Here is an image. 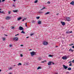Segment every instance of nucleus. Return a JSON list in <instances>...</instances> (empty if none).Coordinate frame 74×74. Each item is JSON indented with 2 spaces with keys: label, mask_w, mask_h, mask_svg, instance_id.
<instances>
[{
  "label": "nucleus",
  "mask_w": 74,
  "mask_h": 74,
  "mask_svg": "<svg viewBox=\"0 0 74 74\" xmlns=\"http://www.w3.org/2000/svg\"><path fill=\"white\" fill-rule=\"evenodd\" d=\"M30 54L31 56H33L34 55H36V52H34V51L31 52Z\"/></svg>",
  "instance_id": "nucleus-1"
},
{
  "label": "nucleus",
  "mask_w": 74,
  "mask_h": 74,
  "mask_svg": "<svg viewBox=\"0 0 74 74\" xmlns=\"http://www.w3.org/2000/svg\"><path fill=\"white\" fill-rule=\"evenodd\" d=\"M51 63H52L53 64H55L54 63H53L52 62H49L47 63L48 65L50 66L51 65Z\"/></svg>",
  "instance_id": "nucleus-2"
},
{
  "label": "nucleus",
  "mask_w": 74,
  "mask_h": 74,
  "mask_svg": "<svg viewBox=\"0 0 74 74\" xmlns=\"http://www.w3.org/2000/svg\"><path fill=\"white\" fill-rule=\"evenodd\" d=\"M43 44L44 45H47L48 44V42L46 41H44L43 42Z\"/></svg>",
  "instance_id": "nucleus-3"
},
{
  "label": "nucleus",
  "mask_w": 74,
  "mask_h": 74,
  "mask_svg": "<svg viewBox=\"0 0 74 74\" xmlns=\"http://www.w3.org/2000/svg\"><path fill=\"white\" fill-rule=\"evenodd\" d=\"M19 29L20 30H24V29L23 28V27L21 26H20L19 27Z\"/></svg>",
  "instance_id": "nucleus-4"
},
{
  "label": "nucleus",
  "mask_w": 74,
  "mask_h": 74,
  "mask_svg": "<svg viewBox=\"0 0 74 74\" xmlns=\"http://www.w3.org/2000/svg\"><path fill=\"white\" fill-rule=\"evenodd\" d=\"M11 18V17L7 16L6 17V18H5V19H6V20H9Z\"/></svg>",
  "instance_id": "nucleus-5"
},
{
  "label": "nucleus",
  "mask_w": 74,
  "mask_h": 74,
  "mask_svg": "<svg viewBox=\"0 0 74 74\" xmlns=\"http://www.w3.org/2000/svg\"><path fill=\"white\" fill-rule=\"evenodd\" d=\"M66 21H69H69H70V18L69 17H66Z\"/></svg>",
  "instance_id": "nucleus-6"
},
{
  "label": "nucleus",
  "mask_w": 74,
  "mask_h": 74,
  "mask_svg": "<svg viewBox=\"0 0 74 74\" xmlns=\"http://www.w3.org/2000/svg\"><path fill=\"white\" fill-rule=\"evenodd\" d=\"M63 67L64 69H67L68 68V66H65V65H63Z\"/></svg>",
  "instance_id": "nucleus-7"
},
{
  "label": "nucleus",
  "mask_w": 74,
  "mask_h": 74,
  "mask_svg": "<svg viewBox=\"0 0 74 74\" xmlns=\"http://www.w3.org/2000/svg\"><path fill=\"white\" fill-rule=\"evenodd\" d=\"M13 39L15 41H18V38L17 37L14 38H13Z\"/></svg>",
  "instance_id": "nucleus-8"
},
{
  "label": "nucleus",
  "mask_w": 74,
  "mask_h": 74,
  "mask_svg": "<svg viewBox=\"0 0 74 74\" xmlns=\"http://www.w3.org/2000/svg\"><path fill=\"white\" fill-rule=\"evenodd\" d=\"M38 23L39 25H41V21H40V20H39L38 22Z\"/></svg>",
  "instance_id": "nucleus-9"
},
{
  "label": "nucleus",
  "mask_w": 74,
  "mask_h": 74,
  "mask_svg": "<svg viewBox=\"0 0 74 74\" xmlns=\"http://www.w3.org/2000/svg\"><path fill=\"white\" fill-rule=\"evenodd\" d=\"M62 59H64V60H66V59H67V58L66 57H63L62 58Z\"/></svg>",
  "instance_id": "nucleus-10"
},
{
  "label": "nucleus",
  "mask_w": 74,
  "mask_h": 74,
  "mask_svg": "<svg viewBox=\"0 0 74 74\" xmlns=\"http://www.w3.org/2000/svg\"><path fill=\"white\" fill-rule=\"evenodd\" d=\"M74 1H72L71 2L70 4H71L72 5H74Z\"/></svg>",
  "instance_id": "nucleus-11"
},
{
  "label": "nucleus",
  "mask_w": 74,
  "mask_h": 74,
  "mask_svg": "<svg viewBox=\"0 0 74 74\" xmlns=\"http://www.w3.org/2000/svg\"><path fill=\"white\" fill-rule=\"evenodd\" d=\"M61 23H62V25H63V26L65 25V23L64 22H61Z\"/></svg>",
  "instance_id": "nucleus-12"
},
{
  "label": "nucleus",
  "mask_w": 74,
  "mask_h": 74,
  "mask_svg": "<svg viewBox=\"0 0 74 74\" xmlns=\"http://www.w3.org/2000/svg\"><path fill=\"white\" fill-rule=\"evenodd\" d=\"M69 51H71V52H73V49H69Z\"/></svg>",
  "instance_id": "nucleus-13"
},
{
  "label": "nucleus",
  "mask_w": 74,
  "mask_h": 74,
  "mask_svg": "<svg viewBox=\"0 0 74 74\" xmlns=\"http://www.w3.org/2000/svg\"><path fill=\"white\" fill-rule=\"evenodd\" d=\"M13 12H18V10H13Z\"/></svg>",
  "instance_id": "nucleus-14"
},
{
  "label": "nucleus",
  "mask_w": 74,
  "mask_h": 74,
  "mask_svg": "<svg viewBox=\"0 0 74 74\" xmlns=\"http://www.w3.org/2000/svg\"><path fill=\"white\" fill-rule=\"evenodd\" d=\"M21 19H22V18L19 17L18 18V21H20V20H21Z\"/></svg>",
  "instance_id": "nucleus-15"
},
{
  "label": "nucleus",
  "mask_w": 74,
  "mask_h": 74,
  "mask_svg": "<svg viewBox=\"0 0 74 74\" xmlns=\"http://www.w3.org/2000/svg\"><path fill=\"white\" fill-rule=\"evenodd\" d=\"M38 60H41V58L40 57H39L38 58Z\"/></svg>",
  "instance_id": "nucleus-16"
},
{
  "label": "nucleus",
  "mask_w": 74,
  "mask_h": 74,
  "mask_svg": "<svg viewBox=\"0 0 74 74\" xmlns=\"http://www.w3.org/2000/svg\"><path fill=\"white\" fill-rule=\"evenodd\" d=\"M48 56L49 57H53V56L52 55H49Z\"/></svg>",
  "instance_id": "nucleus-17"
},
{
  "label": "nucleus",
  "mask_w": 74,
  "mask_h": 74,
  "mask_svg": "<svg viewBox=\"0 0 74 74\" xmlns=\"http://www.w3.org/2000/svg\"><path fill=\"white\" fill-rule=\"evenodd\" d=\"M41 69V66L38 67V68H37V70H38V69Z\"/></svg>",
  "instance_id": "nucleus-18"
},
{
  "label": "nucleus",
  "mask_w": 74,
  "mask_h": 74,
  "mask_svg": "<svg viewBox=\"0 0 74 74\" xmlns=\"http://www.w3.org/2000/svg\"><path fill=\"white\" fill-rule=\"evenodd\" d=\"M50 14V12H47L46 14H45V15H48V14Z\"/></svg>",
  "instance_id": "nucleus-19"
},
{
  "label": "nucleus",
  "mask_w": 74,
  "mask_h": 74,
  "mask_svg": "<svg viewBox=\"0 0 74 74\" xmlns=\"http://www.w3.org/2000/svg\"><path fill=\"white\" fill-rule=\"evenodd\" d=\"M18 66H21V65H22V64L21 63H19L18 64Z\"/></svg>",
  "instance_id": "nucleus-20"
},
{
  "label": "nucleus",
  "mask_w": 74,
  "mask_h": 74,
  "mask_svg": "<svg viewBox=\"0 0 74 74\" xmlns=\"http://www.w3.org/2000/svg\"><path fill=\"white\" fill-rule=\"evenodd\" d=\"M68 70H71V68H69L67 69Z\"/></svg>",
  "instance_id": "nucleus-21"
},
{
  "label": "nucleus",
  "mask_w": 74,
  "mask_h": 74,
  "mask_svg": "<svg viewBox=\"0 0 74 74\" xmlns=\"http://www.w3.org/2000/svg\"><path fill=\"white\" fill-rule=\"evenodd\" d=\"M21 33H23V34H25V32H23V31H22L21 32Z\"/></svg>",
  "instance_id": "nucleus-22"
},
{
  "label": "nucleus",
  "mask_w": 74,
  "mask_h": 74,
  "mask_svg": "<svg viewBox=\"0 0 74 74\" xmlns=\"http://www.w3.org/2000/svg\"><path fill=\"white\" fill-rule=\"evenodd\" d=\"M38 2V1L37 0H36L34 2V3H37Z\"/></svg>",
  "instance_id": "nucleus-23"
},
{
  "label": "nucleus",
  "mask_w": 74,
  "mask_h": 74,
  "mask_svg": "<svg viewBox=\"0 0 74 74\" xmlns=\"http://www.w3.org/2000/svg\"><path fill=\"white\" fill-rule=\"evenodd\" d=\"M40 18V16L36 17V18L37 19H39Z\"/></svg>",
  "instance_id": "nucleus-24"
},
{
  "label": "nucleus",
  "mask_w": 74,
  "mask_h": 74,
  "mask_svg": "<svg viewBox=\"0 0 74 74\" xmlns=\"http://www.w3.org/2000/svg\"><path fill=\"white\" fill-rule=\"evenodd\" d=\"M47 62V61L46 60L44 61H43L41 63H44V62Z\"/></svg>",
  "instance_id": "nucleus-25"
},
{
  "label": "nucleus",
  "mask_w": 74,
  "mask_h": 74,
  "mask_svg": "<svg viewBox=\"0 0 74 74\" xmlns=\"http://www.w3.org/2000/svg\"><path fill=\"white\" fill-rule=\"evenodd\" d=\"M38 13L39 14H42V12H38Z\"/></svg>",
  "instance_id": "nucleus-26"
},
{
  "label": "nucleus",
  "mask_w": 74,
  "mask_h": 74,
  "mask_svg": "<svg viewBox=\"0 0 74 74\" xmlns=\"http://www.w3.org/2000/svg\"><path fill=\"white\" fill-rule=\"evenodd\" d=\"M25 26L26 27H27V23H25Z\"/></svg>",
  "instance_id": "nucleus-27"
},
{
  "label": "nucleus",
  "mask_w": 74,
  "mask_h": 74,
  "mask_svg": "<svg viewBox=\"0 0 74 74\" xmlns=\"http://www.w3.org/2000/svg\"><path fill=\"white\" fill-rule=\"evenodd\" d=\"M66 34L68 33L69 34L70 33V32L66 31Z\"/></svg>",
  "instance_id": "nucleus-28"
},
{
  "label": "nucleus",
  "mask_w": 74,
  "mask_h": 74,
  "mask_svg": "<svg viewBox=\"0 0 74 74\" xmlns=\"http://www.w3.org/2000/svg\"><path fill=\"white\" fill-rule=\"evenodd\" d=\"M34 35V34H30L31 36H33Z\"/></svg>",
  "instance_id": "nucleus-29"
},
{
  "label": "nucleus",
  "mask_w": 74,
  "mask_h": 74,
  "mask_svg": "<svg viewBox=\"0 0 74 74\" xmlns=\"http://www.w3.org/2000/svg\"><path fill=\"white\" fill-rule=\"evenodd\" d=\"M47 3V4H51V2H50V1H48Z\"/></svg>",
  "instance_id": "nucleus-30"
},
{
  "label": "nucleus",
  "mask_w": 74,
  "mask_h": 74,
  "mask_svg": "<svg viewBox=\"0 0 74 74\" xmlns=\"http://www.w3.org/2000/svg\"><path fill=\"white\" fill-rule=\"evenodd\" d=\"M45 7H44L42 9H40V10H42L45 9Z\"/></svg>",
  "instance_id": "nucleus-31"
},
{
  "label": "nucleus",
  "mask_w": 74,
  "mask_h": 74,
  "mask_svg": "<svg viewBox=\"0 0 74 74\" xmlns=\"http://www.w3.org/2000/svg\"><path fill=\"white\" fill-rule=\"evenodd\" d=\"M72 45H74V44H71V45H69L70 46H71Z\"/></svg>",
  "instance_id": "nucleus-32"
},
{
  "label": "nucleus",
  "mask_w": 74,
  "mask_h": 74,
  "mask_svg": "<svg viewBox=\"0 0 74 74\" xmlns=\"http://www.w3.org/2000/svg\"><path fill=\"white\" fill-rule=\"evenodd\" d=\"M72 64L70 63V64L69 65V66H72V65H71Z\"/></svg>",
  "instance_id": "nucleus-33"
},
{
  "label": "nucleus",
  "mask_w": 74,
  "mask_h": 74,
  "mask_svg": "<svg viewBox=\"0 0 74 74\" xmlns=\"http://www.w3.org/2000/svg\"><path fill=\"white\" fill-rule=\"evenodd\" d=\"M5 38H4V37L3 38V41H4V40H5Z\"/></svg>",
  "instance_id": "nucleus-34"
},
{
  "label": "nucleus",
  "mask_w": 74,
  "mask_h": 74,
  "mask_svg": "<svg viewBox=\"0 0 74 74\" xmlns=\"http://www.w3.org/2000/svg\"><path fill=\"white\" fill-rule=\"evenodd\" d=\"M20 56H21V57H23V55H22V54H20Z\"/></svg>",
  "instance_id": "nucleus-35"
},
{
  "label": "nucleus",
  "mask_w": 74,
  "mask_h": 74,
  "mask_svg": "<svg viewBox=\"0 0 74 74\" xmlns=\"http://www.w3.org/2000/svg\"><path fill=\"white\" fill-rule=\"evenodd\" d=\"M12 29H14V27H12Z\"/></svg>",
  "instance_id": "nucleus-36"
},
{
  "label": "nucleus",
  "mask_w": 74,
  "mask_h": 74,
  "mask_svg": "<svg viewBox=\"0 0 74 74\" xmlns=\"http://www.w3.org/2000/svg\"><path fill=\"white\" fill-rule=\"evenodd\" d=\"M10 13H11V12L9 11V12H8V14H10Z\"/></svg>",
  "instance_id": "nucleus-37"
},
{
  "label": "nucleus",
  "mask_w": 74,
  "mask_h": 74,
  "mask_svg": "<svg viewBox=\"0 0 74 74\" xmlns=\"http://www.w3.org/2000/svg\"><path fill=\"white\" fill-rule=\"evenodd\" d=\"M9 47H12V45H10Z\"/></svg>",
  "instance_id": "nucleus-38"
},
{
  "label": "nucleus",
  "mask_w": 74,
  "mask_h": 74,
  "mask_svg": "<svg viewBox=\"0 0 74 74\" xmlns=\"http://www.w3.org/2000/svg\"><path fill=\"white\" fill-rule=\"evenodd\" d=\"M19 36V34H17L15 35V36Z\"/></svg>",
  "instance_id": "nucleus-39"
},
{
  "label": "nucleus",
  "mask_w": 74,
  "mask_h": 74,
  "mask_svg": "<svg viewBox=\"0 0 74 74\" xmlns=\"http://www.w3.org/2000/svg\"><path fill=\"white\" fill-rule=\"evenodd\" d=\"M72 63H74V60L72 61Z\"/></svg>",
  "instance_id": "nucleus-40"
},
{
  "label": "nucleus",
  "mask_w": 74,
  "mask_h": 74,
  "mask_svg": "<svg viewBox=\"0 0 74 74\" xmlns=\"http://www.w3.org/2000/svg\"><path fill=\"white\" fill-rule=\"evenodd\" d=\"M5 1V0H2V2H4Z\"/></svg>",
  "instance_id": "nucleus-41"
},
{
  "label": "nucleus",
  "mask_w": 74,
  "mask_h": 74,
  "mask_svg": "<svg viewBox=\"0 0 74 74\" xmlns=\"http://www.w3.org/2000/svg\"><path fill=\"white\" fill-rule=\"evenodd\" d=\"M66 74H69V72H67L66 73Z\"/></svg>",
  "instance_id": "nucleus-42"
},
{
  "label": "nucleus",
  "mask_w": 74,
  "mask_h": 74,
  "mask_svg": "<svg viewBox=\"0 0 74 74\" xmlns=\"http://www.w3.org/2000/svg\"><path fill=\"white\" fill-rule=\"evenodd\" d=\"M4 35H5V36H8V35H5V34H4Z\"/></svg>",
  "instance_id": "nucleus-43"
},
{
  "label": "nucleus",
  "mask_w": 74,
  "mask_h": 74,
  "mask_svg": "<svg viewBox=\"0 0 74 74\" xmlns=\"http://www.w3.org/2000/svg\"><path fill=\"white\" fill-rule=\"evenodd\" d=\"M1 28L2 29H4V27H2Z\"/></svg>",
  "instance_id": "nucleus-44"
},
{
  "label": "nucleus",
  "mask_w": 74,
  "mask_h": 74,
  "mask_svg": "<svg viewBox=\"0 0 74 74\" xmlns=\"http://www.w3.org/2000/svg\"><path fill=\"white\" fill-rule=\"evenodd\" d=\"M72 31H71V32H69V33H72Z\"/></svg>",
  "instance_id": "nucleus-45"
},
{
  "label": "nucleus",
  "mask_w": 74,
  "mask_h": 74,
  "mask_svg": "<svg viewBox=\"0 0 74 74\" xmlns=\"http://www.w3.org/2000/svg\"><path fill=\"white\" fill-rule=\"evenodd\" d=\"M20 46H21V47H23V45H20Z\"/></svg>",
  "instance_id": "nucleus-46"
},
{
  "label": "nucleus",
  "mask_w": 74,
  "mask_h": 74,
  "mask_svg": "<svg viewBox=\"0 0 74 74\" xmlns=\"http://www.w3.org/2000/svg\"><path fill=\"white\" fill-rule=\"evenodd\" d=\"M10 69H12V68L11 67L9 69L10 70Z\"/></svg>",
  "instance_id": "nucleus-47"
},
{
  "label": "nucleus",
  "mask_w": 74,
  "mask_h": 74,
  "mask_svg": "<svg viewBox=\"0 0 74 74\" xmlns=\"http://www.w3.org/2000/svg\"><path fill=\"white\" fill-rule=\"evenodd\" d=\"M72 48H74V46H72Z\"/></svg>",
  "instance_id": "nucleus-48"
},
{
  "label": "nucleus",
  "mask_w": 74,
  "mask_h": 74,
  "mask_svg": "<svg viewBox=\"0 0 74 74\" xmlns=\"http://www.w3.org/2000/svg\"><path fill=\"white\" fill-rule=\"evenodd\" d=\"M69 63H71V61L69 62Z\"/></svg>",
  "instance_id": "nucleus-49"
},
{
  "label": "nucleus",
  "mask_w": 74,
  "mask_h": 74,
  "mask_svg": "<svg viewBox=\"0 0 74 74\" xmlns=\"http://www.w3.org/2000/svg\"><path fill=\"white\" fill-rule=\"evenodd\" d=\"M1 3V0H0V3Z\"/></svg>",
  "instance_id": "nucleus-50"
},
{
  "label": "nucleus",
  "mask_w": 74,
  "mask_h": 74,
  "mask_svg": "<svg viewBox=\"0 0 74 74\" xmlns=\"http://www.w3.org/2000/svg\"><path fill=\"white\" fill-rule=\"evenodd\" d=\"M56 48H57V47H58V46H56Z\"/></svg>",
  "instance_id": "nucleus-51"
},
{
  "label": "nucleus",
  "mask_w": 74,
  "mask_h": 74,
  "mask_svg": "<svg viewBox=\"0 0 74 74\" xmlns=\"http://www.w3.org/2000/svg\"><path fill=\"white\" fill-rule=\"evenodd\" d=\"M32 49H30L29 50V51H32Z\"/></svg>",
  "instance_id": "nucleus-52"
},
{
  "label": "nucleus",
  "mask_w": 74,
  "mask_h": 74,
  "mask_svg": "<svg viewBox=\"0 0 74 74\" xmlns=\"http://www.w3.org/2000/svg\"><path fill=\"white\" fill-rule=\"evenodd\" d=\"M4 12H1V13H3Z\"/></svg>",
  "instance_id": "nucleus-53"
},
{
  "label": "nucleus",
  "mask_w": 74,
  "mask_h": 74,
  "mask_svg": "<svg viewBox=\"0 0 74 74\" xmlns=\"http://www.w3.org/2000/svg\"><path fill=\"white\" fill-rule=\"evenodd\" d=\"M16 0H14V1L15 2V1H16Z\"/></svg>",
  "instance_id": "nucleus-54"
},
{
  "label": "nucleus",
  "mask_w": 74,
  "mask_h": 74,
  "mask_svg": "<svg viewBox=\"0 0 74 74\" xmlns=\"http://www.w3.org/2000/svg\"><path fill=\"white\" fill-rule=\"evenodd\" d=\"M59 15V13H58L57 14V15Z\"/></svg>",
  "instance_id": "nucleus-55"
},
{
  "label": "nucleus",
  "mask_w": 74,
  "mask_h": 74,
  "mask_svg": "<svg viewBox=\"0 0 74 74\" xmlns=\"http://www.w3.org/2000/svg\"><path fill=\"white\" fill-rule=\"evenodd\" d=\"M13 7H15V5H13Z\"/></svg>",
  "instance_id": "nucleus-56"
},
{
  "label": "nucleus",
  "mask_w": 74,
  "mask_h": 74,
  "mask_svg": "<svg viewBox=\"0 0 74 74\" xmlns=\"http://www.w3.org/2000/svg\"><path fill=\"white\" fill-rule=\"evenodd\" d=\"M26 18H24V20H26Z\"/></svg>",
  "instance_id": "nucleus-57"
},
{
  "label": "nucleus",
  "mask_w": 74,
  "mask_h": 74,
  "mask_svg": "<svg viewBox=\"0 0 74 74\" xmlns=\"http://www.w3.org/2000/svg\"><path fill=\"white\" fill-rule=\"evenodd\" d=\"M35 22L34 21H33L32 22V23H34Z\"/></svg>",
  "instance_id": "nucleus-58"
},
{
  "label": "nucleus",
  "mask_w": 74,
  "mask_h": 74,
  "mask_svg": "<svg viewBox=\"0 0 74 74\" xmlns=\"http://www.w3.org/2000/svg\"><path fill=\"white\" fill-rule=\"evenodd\" d=\"M1 70L0 69V72H1Z\"/></svg>",
  "instance_id": "nucleus-59"
},
{
  "label": "nucleus",
  "mask_w": 74,
  "mask_h": 74,
  "mask_svg": "<svg viewBox=\"0 0 74 74\" xmlns=\"http://www.w3.org/2000/svg\"><path fill=\"white\" fill-rule=\"evenodd\" d=\"M23 21H24V19L22 20Z\"/></svg>",
  "instance_id": "nucleus-60"
},
{
  "label": "nucleus",
  "mask_w": 74,
  "mask_h": 74,
  "mask_svg": "<svg viewBox=\"0 0 74 74\" xmlns=\"http://www.w3.org/2000/svg\"><path fill=\"white\" fill-rule=\"evenodd\" d=\"M29 38V37H27V38Z\"/></svg>",
  "instance_id": "nucleus-61"
},
{
  "label": "nucleus",
  "mask_w": 74,
  "mask_h": 74,
  "mask_svg": "<svg viewBox=\"0 0 74 74\" xmlns=\"http://www.w3.org/2000/svg\"><path fill=\"white\" fill-rule=\"evenodd\" d=\"M9 74H12V73H9Z\"/></svg>",
  "instance_id": "nucleus-62"
},
{
  "label": "nucleus",
  "mask_w": 74,
  "mask_h": 74,
  "mask_svg": "<svg viewBox=\"0 0 74 74\" xmlns=\"http://www.w3.org/2000/svg\"><path fill=\"white\" fill-rule=\"evenodd\" d=\"M0 13H1V11H0Z\"/></svg>",
  "instance_id": "nucleus-63"
},
{
  "label": "nucleus",
  "mask_w": 74,
  "mask_h": 74,
  "mask_svg": "<svg viewBox=\"0 0 74 74\" xmlns=\"http://www.w3.org/2000/svg\"><path fill=\"white\" fill-rule=\"evenodd\" d=\"M16 66L15 65H14V66Z\"/></svg>",
  "instance_id": "nucleus-64"
}]
</instances>
